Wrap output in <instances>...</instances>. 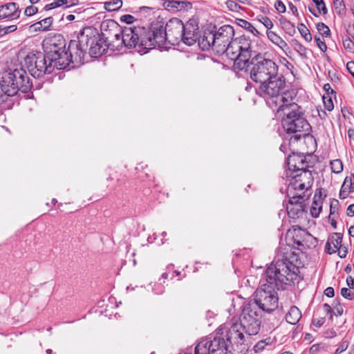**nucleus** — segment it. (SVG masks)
<instances>
[{
  "label": "nucleus",
  "instance_id": "nucleus-26",
  "mask_svg": "<svg viewBox=\"0 0 354 354\" xmlns=\"http://www.w3.org/2000/svg\"><path fill=\"white\" fill-rule=\"evenodd\" d=\"M301 317L300 310L295 306L290 307L288 313L286 315V320L288 323L295 325Z\"/></svg>",
  "mask_w": 354,
  "mask_h": 354
},
{
  "label": "nucleus",
  "instance_id": "nucleus-43",
  "mask_svg": "<svg viewBox=\"0 0 354 354\" xmlns=\"http://www.w3.org/2000/svg\"><path fill=\"white\" fill-rule=\"evenodd\" d=\"M323 102L325 109H327L328 111H330L333 109L334 105L331 96H326L325 95H323Z\"/></svg>",
  "mask_w": 354,
  "mask_h": 354
},
{
  "label": "nucleus",
  "instance_id": "nucleus-22",
  "mask_svg": "<svg viewBox=\"0 0 354 354\" xmlns=\"http://www.w3.org/2000/svg\"><path fill=\"white\" fill-rule=\"evenodd\" d=\"M323 198L322 189H317L314 195L310 214L313 217L317 218L322 209Z\"/></svg>",
  "mask_w": 354,
  "mask_h": 354
},
{
  "label": "nucleus",
  "instance_id": "nucleus-6",
  "mask_svg": "<svg viewBox=\"0 0 354 354\" xmlns=\"http://www.w3.org/2000/svg\"><path fill=\"white\" fill-rule=\"evenodd\" d=\"M244 330L238 323H234L230 328H218L216 334L213 339L209 337V339L214 340L216 338L223 339L225 344V353L232 354H245L248 351L244 344Z\"/></svg>",
  "mask_w": 354,
  "mask_h": 354
},
{
  "label": "nucleus",
  "instance_id": "nucleus-9",
  "mask_svg": "<svg viewBox=\"0 0 354 354\" xmlns=\"http://www.w3.org/2000/svg\"><path fill=\"white\" fill-rule=\"evenodd\" d=\"M88 35H84L83 29L77 35V40H71L68 47L66 49L67 56L69 57L68 66L71 64H73L72 68L82 65L85 62L86 57V50L88 49Z\"/></svg>",
  "mask_w": 354,
  "mask_h": 354
},
{
  "label": "nucleus",
  "instance_id": "nucleus-11",
  "mask_svg": "<svg viewBox=\"0 0 354 354\" xmlns=\"http://www.w3.org/2000/svg\"><path fill=\"white\" fill-rule=\"evenodd\" d=\"M83 31L84 35H88V47L89 46L88 53L90 57H98L104 54L108 48L105 45L104 46H103V43L107 44L109 41V37H105V34L102 33V36L104 37L101 38L100 35L95 31V30H93L90 27L83 28Z\"/></svg>",
  "mask_w": 354,
  "mask_h": 354
},
{
  "label": "nucleus",
  "instance_id": "nucleus-55",
  "mask_svg": "<svg viewBox=\"0 0 354 354\" xmlns=\"http://www.w3.org/2000/svg\"><path fill=\"white\" fill-rule=\"evenodd\" d=\"M36 12H37V8H36L33 6H28L25 9V11H24L25 15H26L28 17H30V16L35 15Z\"/></svg>",
  "mask_w": 354,
  "mask_h": 354
},
{
  "label": "nucleus",
  "instance_id": "nucleus-19",
  "mask_svg": "<svg viewBox=\"0 0 354 354\" xmlns=\"http://www.w3.org/2000/svg\"><path fill=\"white\" fill-rule=\"evenodd\" d=\"M20 10L17 3L10 2L0 6V19L12 20L19 17Z\"/></svg>",
  "mask_w": 354,
  "mask_h": 354
},
{
  "label": "nucleus",
  "instance_id": "nucleus-30",
  "mask_svg": "<svg viewBox=\"0 0 354 354\" xmlns=\"http://www.w3.org/2000/svg\"><path fill=\"white\" fill-rule=\"evenodd\" d=\"M236 23L238 26L248 30L254 35H257L259 34V31L252 26V24L245 19H236Z\"/></svg>",
  "mask_w": 354,
  "mask_h": 354
},
{
  "label": "nucleus",
  "instance_id": "nucleus-24",
  "mask_svg": "<svg viewBox=\"0 0 354 354\" xmlns=\"http://www.w3.org/2000/svg\"><path fill=\"white\" fill-rule=\"evenodd\" d=\"M290 177L296 181V183L303 181L308 185H310V183H312L313 181L312 173L310 170L308 169V168L304 169L299 172L290 176Z\"/></svg>",
  "mask_w": 354,
  "mask_h": 354
},
{
  "label": "nucleus",
  "instance_id": "nucleus-49",
  "mask_svg": "<svg viewBox=\"0 0 354 354\" xmlns=\"http://www.w3.org/2000/svg\"><path fill=\"white\" fill-rule=\"evenodd\" d=\"M303 198L304 196L301 195L293 194L292 196L290 197L288 205H295L297 203H304L303 201H301Z\"/></svg>",
  "mask_w": 354,
  "mask_h": 354
},
{
  "label": "nucleus",
  "instance_id": "nucleus-46",
  "mask_svg": "<svg viewBox=\"0 0 354 354\" xmlns=\"http://www.w3.org/2000/svg\"><path fill=\"white\" fill-rule=\"evenodd\" d=\"M17 30L16 25H11L8 26L1 27L0 26V37L4 36L5 35L12 32Z\"/></svg>",
  "mask_w": 354,
  "mask_h": 354
},
{
  "label": "nucleus",
  "instance_id": "nucleus-56",
  "mask_svg": "<svg viewBox=\"0 0 354 354\" xmlns=\"http://www.w3.org/2000/svg\"><path fill=\"white\" fill-rule=\"evenodd\" d=\"M337 250V254H338V256L340 257V258H345L346 257V254L348 253V250H347V248L344 246H343L342 245H340L339 247H338L337 248H336Z\"/></svg>",
  "mask_w": 354,
  "mask_h": 354
},
{
  "label": "nucleus",
  "instance_id": "nucleus-15",
  "mask_svg": "<svg viewBox=\"0 0 354 354\" xmlns=\"http://www.w3.org/2000/svg\"><path fill=\"white\" fill-rule=\"evenodd\" d=\"M286 163L289 172V174H287V177H290V176L309 167V165L306 160V158L302 155L295 153L288 156Z\"/></svg>",
  "mask_w": 354,
  "mask_h": 354
},
{
  "label": "nucleus",
  "instance_id": "nucleus-23",
  "mask_svg": "<svg viewBox=\"0 0 354 354\" xmlns=\"http://www.w3.org/2000/svg\"><path fill=\"white\" fill-rule=\"evenodd\" d=\"M198 44L203 50H209V48H212L213 50L215 42L214 32L211 31H205L203 36L201 39L198 38Z\"/></svg>",
  "mask_w": 354,
  "mask_h": 354
},
{
  "label": "nucleus",
  "instance_id": "nucleus-28",
  "mask_svg": "<svg viewBox=\"0 0 354 354\" xmlns=\"http://www.w3.org/2000/svg\"><path fill=\"white\" fill-rule=\"evenodd\" d=\"M279 22L281 26V28L285 31V32L290 36H292L295 34L296 30L295 25L291 23L290 21L287 20L283 17H281L279 19Z\"/></svg>",
  "mask_w": 354,
  "mask_h": 354
},
{
  "label": "nucleus",
  "instance_id": "nucleus-54",
  "mask_svg": "<svg viewBox=\"0 0 354 354\" xmlns=\"http://www.w3.org/2000/svg\"><path fill=\"white\" fill-rule=\"evenodd\" d=\"M136 20L135 17L131 15H124L121 16L120 21L122 22H124L127 24H131L133 23V21Z\"/></svg>",
  "mask_w": 354,
  "mask_h": 354
},
{
  "label": "nucleus",
  "instance_id": "nucleus-25",
  "mask_svg": "<svg viewBox=\"0 0 354 354\" xmlns=\"http://www.w3.org/2000/svg\"><path fill=\"white\" fill-rule=\"evenodd\" d=\"M144 32H142V34L138 35L139 37V46L142 47L143 49H152L153 43L151 39V36L150 35V30H147L145 28L143 27Z\"/></svg>",
  "mask_w": 354,
  "mask_h": 354
},
{
  "label": "nucleus",
  "instance_id": "nucleus-34",
  "mask_svg": "<svg viewBox=\"0 0 354 354\" xmlns=\"http://www.w3.org/2000/svg\"><path fill=\"white\" fill-rule=\"evenodd\" d=\"M53 21V17H46L35 24V26H37L36 28L39 30H48L52 25Z\"/></svg>",
  "mask_w": 354,
  "mask_h": 354
},
{
  "label": "nucleus",
  "instance_id": "nucleus-1",
  "mask_svg": "<svg viewBox=\"0 0 354 354\" xmlns=\"http://www.w3.org/2000/svg\"><path fill=\"white\" fill-rule=\"evenodd\" d=\"M298 268L288 258L272 262L264 273L266 283H262L254 293V298L248 301L255 305L260 311L271 313L277 309L279 297L277 290L283 289L285 285L293 283Z\"/></svg>",
  "mask_w": 354,
  "mask_h": 354
},
{
  "label": "nucleus",
  "instance_id": "nucleus-17",
  "mask_svg": "<svg viewBox=\"0 0 354 354\" xmlns=\"http://www.w3.org/2000/svg\"><path fill=\"white\" fill-rule=\"evenodd\" d=\"M150 35L151 36L153 47V48L156 46L162 47L167 41V37L165 35V31L164 29V23L156 22L152 23L150 28Z\"/></svg>",
  "mask_w": 354,
  "mask_h": 354
},
{
  "label": "nucleus",
  "instance_id": "nucleus-8",
  "mask_svg": "<svg viewBox=\"0 0 354 354\" xmlns=\"http://www.w3.org/2000/svg\"><path fill=\"white\" fill-rule=\"evenodd\" d=\"M261 311L253 304L247 303L243 308L239 323L244 332L251 336L258 334L261 324Z\"/></svg>",
  "mask_w": 354,
  "mask_h": 354
},
{
  "label": "nucleus",
  "instance_id": "nucleus-20",
  "mask_svg": "<svg viewBox=\"0 0 354 354\" xmlns=\"http://www.w3.org/2000/svg\"><path fill=\"white\" fill-rule=\"evenodd\" d=\"M107 27H111L113 28L117 29L118 32L114 33V38L115 41L118 42V44H115V41H110L105 44V46L107 48L111 49L113 51H120L124 46L123 43H122V32L121 30L123 28H121L118 26V24L113 21L109 22V25H107Z\"/></svg>",
  "mask_w": 354,
  "mask_h": 354
},
{
  "label": "nucleus",
  "instance_id": "nucleus-7",
  "mask_svg": "<svg viewBox=\"0 0 354 354\" xmlns=\"http://www.w3.org/2000/svg\"><path fill=\"white\" fill-rule=\"evenodd\" d=\"M250 65H252L250 73V78L257 83H265L266 81L274 78L278 73V65L261 54L251 57L249 66Z\"/></svg>",
  "mask_w": 354,
  "mask_h": 354
},
{
  "label": "nucleus",
  "instance_id": "nucleus-35",
  "mask_svg": "<svg viewBox=\"0 0 354 354\" xmlns=\"http://www.w3.org/2000/svg\"><path fill=\"white\" fill-rule=\"evenodd\" d=\"M179 5L180 3L177 0H165L162 3L163 7L169 11H179Z\"/></svg>",
  "mask_w": 354,
  "mask_h": 354
},
{
  "label": "nucleus",
  "instance_id": "nucleus-10",
  "mask_svg": "<svg viewBox=\"0 0 354 354\" xmlns=\"http://www.w3.org/2000/svg\"><path fill=\"white\" fill-rule=\"evenodd\" d=\"M286 79L282 75L277 73L274 78L261 83L259 90L261 95L266 98L267 104L273 110L276 108V102L279 94L285 89Z\"/></svg>",
  "mask_w": 354,
  "mask_h": 354
},
{
  "label": "nucleus",
  "instance_id": "nucleus-51",
  "mask_svg": "<svg viewBox=\"0 0 354 354\" xmlns=\"http://www.w3.org/2000/svg\"><path fill=\"white\" fill-rule=\"evenodd\" d=\"M341 295L344 298L349 300H353L354 298V293H352L347 288H342L341 289Z\"/></svg>",
  "mask_w": 354,
  "mask_h": 354
},
{
  "label": "nucleus",
  "instance_id": "nucleus-12",
  "mask_svg": "<svg viewBox=\"0 0 354 354\" xmlns=\"http://www.w3.org/2000/svg\"><path fill=\"white\" fill-rule=\"evenodd\" d=\"M215 42L213 51L218 56L224 55V50L226 44L233 39L234 36V28L230 25H224L214 32Z\"/></svg>",
  "mask_w": 354,
  "mask_h": 354
},
{
  "label": "nucleus",
  "instance_id": "nucleus-13",
  "mask_svg": "<svg viewBox=\"0 0 354 354\" xmlns=\"http://www.w3.org/2000/svg\"><path fill=\"white\" fill-rule=\"evenodd\" d=\"M165 31V37H167V42L172 45L178 44L182 40V31L183 23L178 18H172L164 25Z\"/></svg>",
  "mask_w": 354,
  "mask_h": 354
},
{
  "label": "nucleus",
  "instance_id": "nucleus-44",
  "mask_svg": "<svg viewBox=\"0 0 354 354\" xmlns=\"http://www.w3.org/2000/svg\"><path fill=\"white\" fill-rule=\"evenodd\" d=\"M315 3L319 13L322 12L323 15H326L328 12L327 8L323 0H313Z\"/></svg>",
  "mask_w": 354,
  "mask_h": 354
},
{
  "label": "nucleus",
  "instance_id": "nucleus-59",
  "mask_svg": "<svg viewBox=\"0 0 354 354\" xmlns=\"http://www.w3.org/2000/svg\"><path fill=\"white\" fill-rule=\"evenodd\" d=\"M60 6H62L58 2V1L55 0V1H53V3L46 5L44 8V10L47 11V10H52V9H54V8H58Z\"/></svg>",
  "mask_w": 354,
  "mask_h": 354
},
{
  "label": "nucleus",
  "instance_id": "nucleus-60",
  "mask_svg": "<svg viewBox=\"0 0 354 354\" xmlns=\"http://www.w3.org/2000/svg\"><path fill=\"white\" fill-rule=\"evenodd\" d=\"M333 4L335 10L339 9V12L341 10L345 9V6L343 0H333Z\"/></svg>",
  "mask_w": 354,
  "mask_h": 354
},
{
  "label": "nucleus",
  "instance_id": "nucleus-58",
  "mask_svg": "<svg viewBox=\"0 0 354 354\" xmlns=\"http://www.w3.org/2000/svg\"><path fill=\"white\" fill-rule=\"evenodd\" d=\"M179 5V10H187L192 8V3L187 1H178Z\"/></svg>",
  "mask_w": 354,
  "mask_h": 354
},
{
  "label": "nucleus",
  "instance_id": "nucleus-27",
  "mask_svg": "<svg viewBox=\"0 0 354 354\" xmlns=\"http://www.w3.org/2000/svg\"><path fill=\"white\" fill-rule=\"evenodd\" d=\"M288 215L290 218H296L301 216L304 212V203H297L295 205H287Z\"/></svg>",
  "mask_w": 354,
  "mask_h": 354
},
{
  "label": "nucleus",
  "instance_id": "nucleus-14",
  "mask_svg": "<svg viewBox=\"0 0 354 354\" xmlns=\"http://www.w3.org/2000/svg\"><path fill=\"white\" fill-rule=\"evenodd\" d=\"M144 32L143 27H124L122 30V43L124 46L131 48L139 46L138 35Z\"/></svg>",
  "mask_w": 354,
  "mask_h": 354
},
{
  "label": "nucleus",
  "instance_id": "nucleus-62",
  "mask_svg": "<svg viewBox=\"0 0 354 354\" xmlns=\"http://www.w3.org/2000/svg\"><path fill=\"white\" fill-rule=\"evenodd\" d=\"M324 90L326 91L328 95H335L336 92L331 88L330 84H325L323 86Z\"/></svg>",
  "mask_w": 354,
  "mask_h": 354
},
{
  "label": "nucleus",
  "instance_id": "nucleus-33",
  "mask_svg": "<svg viewBox=\"0 0 354 354\" xmlns=\"http://www.w3.org/2000/svg\"><path fill=\"white\" fill-rule=\"evenodd\" d=\"M297 29L301 34V37L307 41L310 42L313 39V37L310 30L307 28L304 24L300 23L297 26Z\"/></svg>",
  "mask_w": 354,
  "mask_h": 354
},
{
  "label": "nucleus",
  "instance_id": "nucleus-64",
  "mask_svg": "<svg viewBox=\"0 0 354 354\" xmlns=\"http://www.w3.org/2000/svg\"><path fill=\"white\" fill-rule=\"evenodd\" d=\"M346 68L350 74L354 77V62H348L346 64Z\"/></svg>",
  "mask_w": 354,
  "mask_h": 354
},
{
  "label": "nucleus",
  "instance_id": "nucleus-45",
  "mask_svg": "<svg viewBox=\"0 0 354 354\" xmlns=\"http://www.w3.org/2000/svg\"><path fill=\"white\" fill-rule=\"evenodd\" d=\"M225 4L227 8L233 12H238L239 9L241 8V6H239L234 0H227L225 2Z\"/></svg>",
  "mask_w": 354,
  "mask_h": 354
},
{
  "label": "nucleus",
  "instance_id": "nucleus-52",
  "mask_svg": "<svg viewBox=\"0 0 354 354\" xmlns=\"http://www.w3.org/2000/svg\"><path fill=\"white\" fill-rule=\"evenodd\" d=\"M274 8L279 13H284L286 10V6L281 0H277L275 2Z\"/></svg>",
  "mask_w": 354,
  "mask_h": 354
},
{
  "label": "nucleus",
  "instance_id": "nucleus-21",
  "mask_svg": "<svg viewBox=\"0 0 354 354\" xmlns=\"http://www.w3.org/2000/svg\"><path fill=\"white\" fill-rule=\"evenodd\" d=\"M342 234L341 233L335 232L332 234L328 239L325 246V250L329 254L336 252V248L342 245Z\"/></svg>",
  "mask_w": 354,
  "mask_h": 354
},
{
  "label": "nucleus",
  "instance_id": "nucleus-3",
  "mask_svg": "<svg viewBox=\"0 0 354 354\" xmlns=\"http://www.w3.org/2000/svg\"><path fill=\"white\" fill-rule=\"evenodd\" d=\"M283 110L284 113L281 116V124L286 133L292 134L290 142H297L301 138L308 136L311 126L304 117L301 107L298 104H291Z\"/></svg>",
  "mask_w": 354,
  "mask_h": 354
},
{
  "label": "nucleus",
  "instance_id": "nucleus-61",
  "mask_svg": "<svg viewBox=\"0 0 354 354\" xmlns=\"http://www.w3.org/2000/svg\"><path fill=\"white\" fill-rule=\"evenodd\" d=\"M350 192H349V189H348V187H343V185H342V187H341L340 192H339V198L341 199L346 198L348 196V194Z\"/></svg>",
  "mask_w": 354,
  "mask_h": 354
},
{
  "label": "nucleus",
  "instance_id": "nucleus-38",
  "mask_svg": "<svg viewBox=\"0 0 354 354\" xmlns=\"http://www.w3.org/2000/svg\"><path fill=\"white\" fill-rule=\"evenodd\" d=\"M317 30L323 37H330V30L329 28L324 23L319 22L316 25Z\"/></svg>",
  "mask_w": 354,
  "mask_h": 354
},
{
  "label": "nucleus",
  "instance_id": "nucleus-50",
  "mask_svg": "<svg viewBox=\"0 0 354 354\" xmlns=\"http://www.w3.org/2000/svg\"><path fill=\"white\" fill-rule=\"evenodd\" d=\"M259 21L268 29H271L273 27L272 21L266 16H261Z\"/></svg>",
  "mask_w": 354,
  "mask_h": 354
},
{
  "label": "nucleus",
  "instance_id": "nucleus-4",
  "mask_svg": "<svg viewBox=\"0 0 354 354\" xmlns=\"http://www.w3.org/2000/svg\"><path fill=\"white\" fill-rule=\"evenodd\" d=\"M32 87V83L26 71L22 68L5 73L0 82L2 93L0 95V103L6 102L8 97H12L21 91L27 93Z\"/></svg>",
  "mask_w": 354,
  "mask_h": 354
},
{
  "label": "nucleus",
  "instance_id": "nucleus-5",
  "mask_svg": "<svg viewBox=\"0 0 354 354\" xmlns=\"http://www.w3.org/2000/svg\"><path fill=\"white\" fill-rule=\"evenodd\" d=\"M223 49L224 55L234 61V67L239 71L248 70L252 57L251 41L245 37L232 39Z\"/></svg>",
  "mask_w": 354,
  "mask_h": 354
},
{
  "label": "nucleus",
  "instance_id": "nucleus-39",
  "mask_svg": "<svg viewBox=\"0 0 354 354\" xmlns=\"http://www.w3.org/2000/svg\"><path fill=\"white\" fill-rule=\"evenodd\" d=\"M272 342V339L270 337H268V338H266L265 339H263V340H260L259 342H258L257 343V344L254 346V351L257 353V352H259V351H262L264 347L266 346V345H269Z\"/></svg>",
  "mask_w": 354,
  "mask_h": 354
},
{
  "label": "nucleus",
  "instance_id": "nucleus-40",
  "mask_svg": "<svg viewBox=\"0 0 354 354\" xmlns=\"http://www.w3.org/2000/svg\"><path fill=\"white\" fill-rule=\"evenodd\" d=\"M343 187H347L349 192H354V174L345 178Z\"/></svg>",
  "mask_w": 354,
  "mask_h": 354
},
{
  "label": "nucleus",
  "instance_id": "nucleus-41",
  "mask_svg": "<svg viewBox=\"0 0 354 354\" xmlns=\"http://www.w3.org/2000/svg\"><path fill=\"white\" fill-rule=\"evenodd\" d=\"M292 42L295 44V49L299 53L301 56H306V48L300 44L297 39H293L292 40Z\"/></svg>",
  "mask_w": 354,
  "mask_h": 354
},
{
  "label": "nucleus",
  "instance_id": "nucleus-63",
  "mask_svg": "<svg viewBox=\"0 0 354 354\" xmlns=\"http://www.w3.org/2000/svg\"><path fill=\"white\" fill-rule=\"evenodd\" d=\"M325 322V318L324 317H320L317 319L313 320V324L317 328L321 327Z\"/></svg>",
  "mask_w": 354,
  "mask_h": 354
},
{
  "label": "nucleus",
  "instance_id": "nucleus-16",
  "mask_svg": "<svg viewBox=\"0 0 354 354\" xmlns=\"http://www.w3.org/2000/svg\"><path fill=\"white\" fill-rule=\"evenodd\" d=\"M296 97V92L294 90L291 91H282L279 94V97L276 102V108L274 111H276V115L281 117L284 113V109L288 107L291 104H297L292 101Z\"/></svg>",
  "mask_w": 354,
  "mask_h": 354
},
{
  "label": "nucleus",
  "instance_id": "nucleus-18",
  "mask_svg": "<svg viewBox=\"0 0 354 354\" xmlns=\"http://www.w3.org/2000/svg\"><path fill=\"white\" fill-rule=\"evenodd\" d=\"M182 41L192 46L198 39V28L193 22L188 21L183 24V30L182 31Z\"/></svg>",
  "mask_w": 354,
  "mask_h": 354
},
{
  "label": "nucleus",
  "instance_id": "nucleus-31",
  "mask_svg": "<svg viewBox=\"0 0 354 354\" xmlns=\"http://www.w3.org/2000/svg\"><path fill=\"white\" fill-rule=\"evenodd\" d=\"M122 6V0H111L104 3V9L109 12L118 10Z\"/></svg>",
  "mask_w": 354,
  "mask_h": 354
},
{
  "label": "nucleus",
  "instance_id": "nucleus-2",
  "mask_svg": "<svg viewBox=\"0 0 354 354\" xmlns=\"http://www.w3.org/2000/svg\"><path fill=\"white\" fill-rule=\"evenodd\" d=\"M66 42L63 35L58 34L49 39L44 53H29L24 59L29 73L34 77L39 78L52 73L56 68L65 69L68 66Z\"/></svg>",
  "mask_w": 354,
  "mask_h": 354
},
{
  "label": "nucleus",
  "instance_id": "nucleus-53",
  "mask_svg": "<svg viewBox=\"0 0 354 354\" xmlns=\"http://www.w3.org/2000/svg\"><path fill=\"white\" fill-rule=\"evenodd\" d=\"M315 41L317 46L322 52H325L327 50V46L325 41H322L319 37H315Z\"/></svg>",
  "mask_w": 354,
  "mask_h": 354
},
{
  "label": "nucleus",
  "instance_id": "nucleus-32",
  "mask_svg": "<svg viewBox=\"0 0 354 354\" xmlns=\"http://www.w3.org/2000/svg\"><path fill=\"white\" fill-rule=\"evenodd\" d=\"M303 242H304V246L308 248H315L317 245L318 240L310 233L306 232Z\"/></svg>",
  "mask_w": 354,
  "mask_h": 354
},
{
  "label": "nucleus",
  "instance_id": "nucleus-48",
  "mask_svg": "<svg viewBox=\"0 0 354 354\" xmlns=\"http://www.w3.org/2000/svg\"><path fill=\"white\" fill-rule=\"evenodd\" d=\"M153 8L148 6H142L140 7L138 12L141 16L144 17H148L150 16L151 12L153 11Z\"/></svg>",
  "mask_w": 354,
  "mask_h": 354
},
{
  "label": "nucleus",
  "instance_id": "nucleus-36",
  "mask_svg": "<svg viewBox=\"0 0 354 354\" xmlns=\"http://www.w3.org/2000/svg\"><path fill=\"white\" fill-rule=\"evenodd\" d=\"M332 172L339 174L343 171V163L340 159L333 160L330 162Z\"/></svg>",
  "mask_w": 354,
  "mask_h": 354
},
{
  "label": "nucleus",
  "instance_id": "nucleus-47",
  "mask_svg": "<svg viewBox=\"0 0 354 354\" xmlns=\"http://www.w3.org/2000/svg\"><path fill=\"white\" fill-rule=\"evenodd\" d=\"M333 306L334 309L335 310V312L334 313V315L335 316H340L343 314V307L342 306L339 300L335 299L334 300L333 303Z\"/></svg>",
  "mask_w": 354,
  "mask_h": 354
},
{
  "label": "nucleus",
  "instance_id": "nucleus-57",
  "mask_svg": "<svg viewBox=\"0 0 354 354\" xmlns=\"http://www.w3.org/2000/svg\"><path fill=\"white\" fill-rule=\"evenodd\" d=\"M348 346V343L346 341H344L341 343V344L336 349L335 354H340L343 351H346Z\"/></svg>",
  "mask_w": 354,
  "mask_h": 354
},
{
  "label": "nucleus",
  "instance_id": "nucleus-42",
  "mask_svg": "<svg viewBox=\"0 0 354 354\" xmlns=\"http://www.w3.org/2000/svg\"><path fill=\"white\" fill-rule=\"evenodd\" d=\"M306 183L305 182H298L296 183L292 178H291L288 189H290V187H292L295 190H303L306 187Z\"/></svg>",
  "mask_w": 354,
  "mask_h": 354
},
{
  "label": "nucleus",
  "instance_id": "nucleus-37",
  "mask_svg": "<svg viewBox=\"0 0 354 354\" xmlns=\"http://www.w3.org/2000/svg\"><path fill=\"white\" fill-rule=\"evenodd\" d=\"M342 44L344 49L351 53H354V42L349 37L346 36L342 39Z\"/></svg>",
  "mask_w": 354,
  "mask_h": 354
},
{
  "label": "nucleus",
  "instance_id": "nucleus-29",
  "mask_svg": "<svg viewBox=\"0 0 354 354\" xmlns=\"http://www.w3.org/2000/svg\"><path fill=\"white\" fill-rule=\"evenodd\" d=\"M267 35L268 39L275 45L278 46L281 48L288 47L286 42L278 35L273 31H267Z\"/></svg>",
  "mask_w": 354,
  "mask_h": 354
}]
</instances>
